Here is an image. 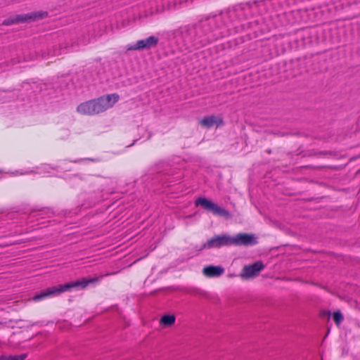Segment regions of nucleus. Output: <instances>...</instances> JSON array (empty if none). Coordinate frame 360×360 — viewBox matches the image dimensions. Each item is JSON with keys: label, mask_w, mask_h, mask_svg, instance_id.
<instances>
[{"label": "nucleus", "mask_w": 360, "mask_h": 360, "mask_svg": "<svg viewBox=\"0 0 360 360\" xmlns=\"http://www.w3.org/2000/svg\"><path fill=\"white\" fill-rule=\"evenodd\" d=\"M99 278H82L76 281L59 285L58 286L51 287L42 291L41 293L36 295L32 297V300L39 301L49 296L58 295L63 292L68 291L72 288L84 289L89 284L98 281Z\"/></svg>", "instance_id": "obj_1"}, {"label": "nucleus", "mask_w": 360, "mask_h": 360, "mask_svg": "<svg viewBox=\"0 0 360 360\" xmlns=\"http://www.w3.org/2000/svg\"><path fill=\"white\" fill-rule=\"evenodd\" d=\"M47 16V13L45 11H36L27 14L18 15L15 17L5 20L3 24L9 25L18 22H24L27 21H34L39 19L44 18Z\"/></svg>", "instance_id": "obj_2"}, {"label": "nucleus", "mask_w": 360, "mask_h": 360, "mask_svg": "<svg viewBox=\"0 0 360 360\" xmlns=\"http://www.w3.org/2000/svg\"><path fill=\"white\" fill-rule=\"evenodd\" d=\"M195 205L197 206H202L204 209L211 211L215 215L221 216L227 219L231 217L230 213L227 210L220 207L217 204L212 202L207 198H198L195 201Z\"/></svg>", "instance_id": "obj_3"}, {"label": "nucleus", "mask_w": 360, "mask_h": 360, "mask_svg": "<svg viewBox=\"0 0 360 360\" xmlns=\"http://www.w3.org/2000/svg\"><path fill=\"white\" fill-rule=\"evenodd\" d=\"M231 236L229 235H218L210 238L204 244V248H219L222 246H229L231 245Z\"/></svg>", "instance_id": "obj_4"}, {"label": "nucleus", "mask_w": 360, "mask_h": 360, "mask_svg": "<svg viewBox=\"0 0 360 360\" xmlns=\"http://www.w3.org/2000/svg\"><path fill=\"white\" fill-rule=\"evenodd\" d=\"M119 98L120 96L118 94H112L103 96L96 99L100 113L113 107V105L119 101Z\"/></svg>", "instance_id": "obj_5"}, {"label": "nucleus", "mask_w": 360, "mask_h": 360, "mask_svg": "<svg viewBox=\"0 0 360 360\" xmlns=\"http://www.w3.org/2000/svg\"><path fill=\"white\" fill-rule=\"evenodd\" d=\"M158 38L151 36L147 39L138 41L134 45L128 46V51L148 50L156 46L158 43Z\"/></svg>", "instance_id": "obj_6"}, {"label": "nucleus", "mask_w": 360, "mask_h": 360, "mask_svg": "<svg viewBox=\"0 0 360 360\" xmlns=\"http://www.w3.org/2000/svg\"><path fill=\"white\" fill-rule=\"evenodd\" d=\"M77 111L80 114L87 115L100 113L96 100H91L81 103L77 106Z\"/></svg>", "instance_id": "obj_7"}, {"label": "nucleus", "mask_w": 360, "mask_h": 360, "mask_svg": "<svg viewBox=\"0 0 360 360\" xmlns=\"http://www.w3.org/2000/svg\"><path fill=\"white\" fill-rule=\"evenodd\" d=\"M264 266L261 262H257L253 264L245 266L241 273L243 278L248 279L257 276L264 269Z\"/></svg>", "instance_id": "obj_8"}, {"label": "nucleus", "mask_w": 360, "mask_h": 360, "mask_svg": "<svg viewBox=\"0 0 360 360\" xmlns=\"http://www.w3.org/2000/svg\"><path fill=\"white\" fill-rule=\"evenodd\" d=\"M232 245H248L255 243V238L253 236L247 233H239L236 236H231Z\"/></svg>", "instance_id": "obj_9"}, {"label": "nucleus", "mask_w": 360, "mask_h": 360, "mask_svg": "<svg viewBox=\"0 0 360 360\" xmlns=\"http://www.w3.org/2000/svg\"><path fill=\"white\" fill-rule=\"evenodd\" d=\"M222 119L215 115L205 117L200 122L201 126L206 128H210L214 126L219 127L222 124Z\"/></svg>", "instance_id": "obj_10"}, {"label": "nucleus", "mask_w": 360, "mask_h": 360, "mask_svg": "<svg viewBox=\"0 0 360 360\" xmlns=\"http://www.w3.org/2000/svg\"><path fill=\"white\" fill-rule=\"evenodd\" d=\"M224 269L221 266H209L203 269V273L206 276L215 277L221 275Z\"/></svg>", "instance_id": "obj_11"}, {"label": "nucleus", "mask_w": 360, "mask_h": 360, "mask_svg": "<svg viewBox=\"0 0 360 360\" xmlns=\"http://www.w3.org/2000/svg\"><path fill=\"white\" fill-rule=\"evenodd\" d=\"M176 318L174 315H164L160 321L161 325L165 327H170L175 323Z\"/></svg>", "instance_id": "obj_12"}, {"label": "nucleus", "mask_w": 360, "mask_h": 360, "mask_svg": "<svg viewBox=\"0 0 360 360\" xmlns=\"http://www.w3.org/2000/svg\"><path fill=\"white\" fill-rule=\"evenodd\" d=\"M26 356V354H22L18 356L1 355L0 356V360H24Z\"/></svg>", "instance_id": "obj_13"}, {"label": "nucleus", "mask_w": 360, "mask_h": 360, "mask_svg": "<svg viewBox=\"0 0 360 360\" xmlns=\"http://www.w3.org/2000/svg\"><path fill=\"white\" fill-rule=\"evenodd\" d=\"M333 319L336 324L339 325L343 320V316L340 312H335L333 314Z\"/></svg>", "instance_id": "obj_14"}, {"label": "nucleus", "mask_w": 360, "mask_h": 360, "mask_svg": "<svg viewBox=\"0 0 360 360\" xmlns=\"http://www.w3.org/2000/svg\"><path fill=\"white\" fill-rule=\"evenodd\" d=\"M1 324V323L0 322V325Z\"/></svg>", "instance_id": "obj_15"}]
</instances>
